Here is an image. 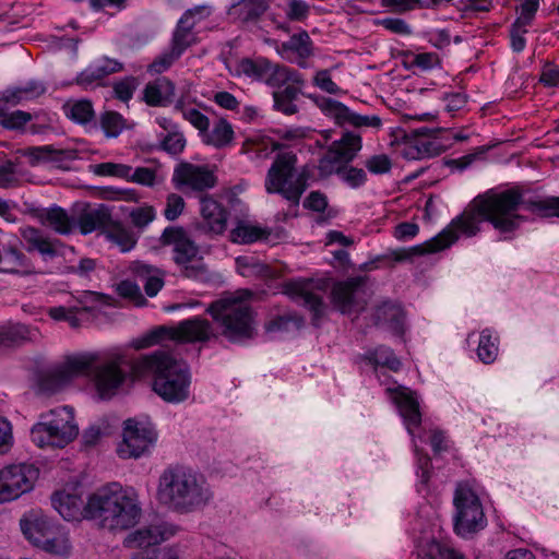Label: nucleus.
I'll list each match as a JSON object with an SVG mask.
<instances>
[{"label": "nucleus", "mask_w": 559, "mask_h": 559, "mask_svg": "<svg viewBox=\"0 0 559 559\" xmlns=\"http://www.w3.org/2000/svg\"><path fill=\"white\" fill-rule=\"evenodd\" d=\"M332 301L342 313L360 312L367 305L366 280L362 276L337 282L332 288Z\"/></svg>", "instance_id": "15"}, {"label": "nucleus", "mask_w": 559, "mask_h": 559, "mask_svg": "<svg viewBox=\"0 0 559 559\" xmlns=\"http://www.w3.org/2000/svg\"><path fill=\"white\" fill-rule=\"evenodd\" d=\"M413 136H424L428 140H468L469 134L453 130H441L421 127L413 130Z\"/></svg>", "instance_id": "48"}, {"label": "nucleus", "mask_w": 559, "mask_h": 559, "mask_svg": "<svg viewBox=\"0 0 559 559\" xmlns=\"http://www.w3.org/2000/svg\"><path fill=\"white\" fill-rule=\"evenodd\" d=\"M79 435L74 411L62 406L44 413L31 429L32 441L41 449L64 448Z\"/></svg>", "instance_id": "7"}, {"label": "nucleus", "mask_w": 559, "mask_h": 559, "mask_svg": "<svg viewBox=\"0 0 559 559\" xmlns=\"http://www.w3.org/2000/svg\"><path fill=\"white\" fill-rule=\"evenodd\" d=\"M271 62L265 58H243L236 66L238 75H246L258 81H265L267 72H270Z\"/></svg>", "instance_id": "38"}, {"label": "nucleus", "mask_w": 559, "mask_h": 559, "mask_svg": "<svg viewBox=\"0 0 559 559\" xmlns=\"http://www.w3.org/2000/svg\"><path fill=\"white\" fill-rule=\"evenodd\" d=\"M231 343H243L255 335L253 311L242 299L226 297L212 302L206 310Z\"/></svg>", "instance_id": "6"}, {"label": "nucleus", "mask_w": 559, "mask_h": 559, "mask_svg": "<svg viewBox=\"0 0 559 559\" xmlns=\"http://www.w3.org/2000/svg\"><path fill=\"white\" fill-rule=\"evenodd\" d=\"M24 156L31 166L49 164L57 168L67 169L69 163L78 157V152L72 148H57L53 145L33 146L24 151Z\"/></svg>", "instance_id": "22"}, {"label": "nucleus", "mask_w": 559, "mask_h": 559, "mask_svg": "<svg viewBox=\"0 0 559 559\" xmlns=\"http://www.w3.org/2000/svg\"><path fill=\"white\" fill-rule=\"evenodd\" d=\"M498 355V346L492 340V333L490 330L485 329L481 331L479 336V343L477 348V356L484 364H491L496 360Z\"/></svg>", "instance_id": "46"}, {"label": "nucleus", "mask_w": 559, "mask_h": 559, "mask_svg": "<svg viewBox=\"0 0 559 559\" xmlns=\"http://www.w3.org/2000/svg\"><path fill=\"white\" fill-rule=\"evenodd\" d=\"M105 233L108 240L117 245L122 252L130 251L136 243V238L133 231L119 223L111 221Z\"/></svg>", "instance_id": "40"}, {"label": "nucleus", "mask_w": 559, "mask_h": 559, "mask_svg": "<svg viewBox=\"0 0 559 559\" xmlns=\"http://www.w3.org/2000/svg\"><path fill=\"white\" fill-rule=\"evenodd\" d=\"M200 212L206 222L209 229L215 234H222L226 229L228 213L225 207L211 195L200 199Z\"/></svg>", "instance_id": "31"}, {"label": "nucleus", "mask_w": 559, "mask_h": 559, "mask_svg": "<svg viewBox=\"0 0 559 559\" xmlns=\"http://www.w3.org/2000/svg\"><path fill=\"white\" fill-rule=\"evenodd\" d=\"M373 319L377 325H384L395 334L403 333L404 312L397 304L384 301L374 309Z\"/></svg>", "instance_id": "33"}, {"label": "nucleus", "mask_w": 559, "mask_h": 559, "mask_svg": "<svg viewBox=\"0 0 559 559\" xmlns=\"http://www.w3.org/2000/svg\"><path fill=\"white\" fill-rule=\"evenodd\" d=\"M39 471L32 464H13L0 469V503L31 491Z\"/></svg>", "instance_id": "12"}, {"label": "nucleus", "mask_w": 559, "mask_h": 559, "mask_svg": "<svg viewBox=\"0 0 559 559\" xmlns=\"http://www.w3.org/2000/svg\"><path fill=\"white\" fill-rule=\"evenodd\" d=\"M156 431L150 421L129 418L124 421L123 440L117 452L121 459H138L155 443Z\"/></svg>", "instance_id": "13"}, {"label": "nucleus", "mask_w": 559, "mask_h": 559, "mask_svg": "<svg viewBox=\"0 0 559 559\" xmlns=\"http://www.w3.org/2000/svg\"><path fill=\"white\" fill-rule=\"evenodd\" d=\"M272 146L271 148L267 147L266 142H243L241 152L243 153H250L254 152L257 158H267L269 155L276 151L281 150L282 145H280V142H271Z\"/></svg>", "instance_id": "60"}, {"label": "nucleus", "mask_w": 559, "mask_h": 559, "mask_svg": "<svg viewBox=\"0 0 559 559\" xmlns=\"http://www.w3.org/2000/svg\"><path fill=\"white\" fill-rule=\"evenodd\" d=\"M100 124L108 138H117L123 130L131 129L132 123L128 122L120 114L107 111L100 117Z\"/></svg>", "instance_id": "43"}, {"label": "nucleus", "mask_w": 559, "mask_h": 559, "mask_svg": "<svg viewBox=\"0 0 559 559\" xmlns=\"http://www.w3.org/2000/svg\"><path fill=\"white\" fill-rule=\"evenodd\" d=\"M78 355L68 357L63 362L41 371L38 376V392L49 396L60 392L71 380L81 376L80 368L75 367Z\"/></svg>", "instance_id": "16"}, {"label": "nucleus", "mask_w": 559, "mask_h": 559, "mask_svg": "<svg viewBox=\"0 0 559 559\" xmlns=\"http://www.w3.org/2000/svg\"><path fill=\"white\" fill-rule=\"evenodd\" d=\"M212 336H215V332L211 322L201 317H193L180 321L176 326H156L143 337L135 340L133 346L135 349H142L162 344L165 341H171L177 344L203 343Z\"/></svg>", "instance_id": "9"}, {"label": "nucleus", "mask_w": 559, "mask_h": 559, "mask_svg": "<svg viewBox=\"0 0 559 559\" xmlns=\"http://www.w3.org/2000/svg\"><path fill=\"white\" fill-rule=\"evenodd\" d=\"M179 527L173 523L158 522L135 531L124 539L130 548H148L175 536Z\"/></svg>", "instance_id": "20"}, {"label": "nucleus", "mask_w": 559, "mask_h": 559, "mask_svg": "<svg viewBox=\"0 0 559 559\" xmlns=\"http://www.w3.org/2000/svg\"><path fill=\"white\" fill-rule=\"evenodd\" d=\"M361 359L373 366L376 371L379 366L385 367L391 371H399L402 366L401 360L395 356L394 352L390 347L383 345L374 349L367 350L361 356Z\"/></svg>", "instance_id": "37"}, {"label": "nucleus", "mask_w": 559, "mask_h": 559, "mask_svg": "<svg viewBox=\"0 0 559 559\" xmlns=\"http://www.w3.org/2000/svg\"><path fill=\"white\" fill-rule=\"evenodd\" d=\"M523 206L544 217H559V197H547L542 200H524L518 189H508L500 193L479 197L461 215L433 238L423 245L408 249L395 250L392 257L396 262L413 261L415 257L438 252L449 248L457 239V231L471 237L479 230L483 221L489 222L500 233H512L518 229L524 217L518 214Z\"/></svg>", "instance_id": "1"}, {"label": "nucleus", "mask_w": 559, "mask_h": 559, "mask_svg": "<svg viewBox=\"0 0 559 559\" xmlns=\"http://www.w3.org/2000/svg\"><path fill=\"white\" fill-rule=\"evenodd\" d=\"M34 216L41 225L50 227L59 235H70L75 228V218L58 205L48 209H37L34 211Z\"/></svg>", "instance_id": "25"}, {"label": "nucleus", "mask_w": 559, "mask_h": 559, "mask_svg": "<svg viewBox=\"0 0 559 559\" xmlns=\"http://www.w3.org/2000/svg\"><path fill=\"white\" fill-rule=\"evenodd\" d=\"M33 120L34 122L29 124L31 133L34 135H48V131L52 129L55 116H50L48 114L32 115L23 110H15L9 112L2 120H0V124L9 130H20Z\"/></svg>", "instance_id": "23"}, {"label": "nucleus", "mask_w": 559, "mask_h": 559, "mask_svg": "<svg viewBox=\"0 0 559 559\" xmlns=\"http://www.w3.org/2000/svg\"><path fill=\"white\" fill-rule=\"evenodd\" d=\"M157 495L169 509L187 514L204 507L211 491L204 476L185 465H170L159 476Z\"/></svg>", "instance_id": "5"}, {"label": "nucleus", "mask_w": 559, "mask_h": 559, "mask_svg": "<svg viewBox=\"0 0 559 559\" xmlns=\"http://www.w3.org/2000/svg\"><path fill=\"white\" fill-rule=\"evenodd\" d=\"M317 107L326 117L332 118L341 127L350 126L360 128H379L381 119L378 116H362L352 111L347 106L330 97L308 95Z\"/></svg>", "instance_id": "14"}, {"label": "nucleus", "mask_w": 559, "mask_h": 559, "mask_svg": "<svg viewBox=\"0 0 559 559\" xmlns=\"http://www.w3.org/2000/svg\"><path fill=\"white\" fill-rule=\"evenodd\" d=\"M377 25H380L389 32L397 35H409L412 34L411 26L400 17H383L376 21Z\"/></svg>", "instance_id": "61"}, {"label": "nucleus", "mask_w": 559, "mask_h": 559, "mask_svg": "<svg viewBox=\"0 0 559 559\" xmlns=\"http://www.w3.org/2000/svg\"><path fill=\"white\" fill-rule=\"evenodd\" d=\"M496 148V144L480 145L473 150V152L460 157L452 159L449 165L455 166L460 170L469 167L473 163L486 159V154Z\"/></svg>", "instance_id": "49"}, {"label": "nucleus", "mask_w": 559, "mask_h": 559, "mask_svg": "<svg viewBox=\"0 0 559 559\" xmlns=\"http://www.w3.org/2000/svg\"><path fill=\"white\" fill-rule=\"evenodd\" d=\"M134 226L143 228L155 218V211L152 206H144L133 210L130 213Z\"/></svg>", "instance_id": "64"}, {"label": "nucleus", "mask_w": 559, "mask_h": 559, "mask_svg": "<svg viewBox=\"0 0 559 559\" xmlns=\"http://www.w3.org/2000/svg\"><path fill=\"white\" fill-rule=\"evenodd\" d=\"M31 338V330L27 325L15 323L0 326V344L16 345Z\"/></svg>", "instance_id": "44"}, {"label": "nucleus", "mask_w": 559, "mask_h": 559, "mask_svg": "<svg viewBox=\"0 0 559 559\" xmlns=\"http://www.w3.org/2000/svg\"><path fill=\"white\" fill-rule=\"evenodd\" d=\"M20 234L26 242L28 252L38 251L43 257L48 258H55L59 254L58 247H61V241L44 236L40 229L26 226L20 228Z\"/></svg>", "instance_id": "28"}, {"label": "nucleus", "mask_w": 559, "mask_h": 559, "mask_svg": "<svg viewBox=\"0 0 559 559\" xmlns=\"http://www.w3.org/2000/svg\"><path fill=\"white\" fill-rule=\"evenodd\" d=\"M176 109H179L182 117L198 129L201 134H204L209 130L210 120L200 110L193 107H180L178 105L176 106Z\"/></svg>", "instance_id": "50"}, {"label": "nucleus", "mask_w": 559, "mask_h": 559, "mask_svg": "<svg viewBox=\"0 0 559 559\" xmlns=\"http://www.w3.org/2000/svg\"><path fill=\"white\" fill-rule=\"evenodd\" d=\"M454 531L462 537H468L483 528L487 521L477 495L466 485H459L454 493Z\"/></svg>", "instance_id": "11"}, {"label": "nucleus", "mask_w": 559, "mask_h": 559, "mask_svg": "<svg viewBox=\"0 0 559 559\" xmlns=\"http://www.w3.org/2000/svg\"><path fill=\"white\" fill-rule=\"evenodd\" d=\"M269 86L280 88L288 83L305 85V79L301 73L286 66L272 63L264 81Z\"/></svg>", "instance_id": "36"}, {"label": "nucleus", "mask_w": 559, "mask_h": 559, "mask_svg": "<svg viewBox=\"0 0 559 559\" xmlns=\"http://www.w3.org/2000/svg\"><path fill=\"white\" fill-rule=\"evenodd\" d=\"M111 221V214L105 205L94 209L85 206L75 218V226H79L81 234L87 235L97 229L107 230Z\"/></svg>", "instance_id": "30"}, {"label": "nucleus", "mask_w": 559, "mask_h": 559, "mask_svg": "<svg viewBox=\"0 0 559 559\" xmlns=\"http://www.w3.org/2000/svg\"><path fill=\"white\" fill-rule=\"evenodd\" d=\"M173 181L178 188L188 187L194 191H204L216 186L217 177L205 166L182 163L176 167Z\"/></svg>", "instance_id": "19"}, {"label": "nucleus", "mask_w": 559, "mask_h": 559, "mask_svg": "<svg viewBox=\"0 0 559 559\" xmlns=\"http://www.w3.org/2000/svg\"><path fill=\"white\" fill-rule=\"evenodd\" d=\"M180 57L181 55L170 47L168 51L158 56L154 62L150 64V71L154 73H163Z\"/></svg>", "instance_id": "59"}, {"label": "nucleus", "mask_w": 559, "mask_h": 559, "mask_svg": "<svg viewBox=\"0 0 559 559\" xmlns=\"http://www.w3.org/2000/svg\"><path fill=\"white\" fill-rule=\"evenodd\" d=\"M302 324V320L296 317L290 316H280L275 319L271 320L266 325V332L276 333V332H288L292 326L296 330L300 329Z\"/></svg>", "instance_id": "51"}, {"label": "nucleus", "mask_w": 559, "mask_h": 559, "mask_svg": "<svg viewBox=\"0 0 559 559\" xmlns=\"http://www.w3.org/2000/svg\"><path fill=\"white\" fill-rule=\"evenodd\" d=\"M20 234L26 242L28 252L38 251L43 257L48 258H55L59 254L58 247H61V241L44 236L40 229L26 226L20 228Z\"/></svg>", "instance_id": "27"}, {"label": "nucleus", "mask_w": 559, "mask_h": 559, "mask_svg": "<svg viewBox=\"0 0 559 559\" xmlns=\"http://www.w3.org/2000/svg\"><path fill=\"white\" fill-rule=\"evenodd\" d=\"M136 277L144 282V290L147 296L154 297L164 286V272L152 265L136 262L132 267Z\"/></svg>", "instance_id": "35"}, {"label": "nucleus", "mask_w": 559, "mask_h": 559, "mask_svg": "<svg viewBox=\"0 0 559 559\" xmlns=\"http://www.w3.org/2000/svg\"><path fill=\"white\" fill-rule=\"evenodd\" d=\"M117 289L120 296L129 298L136 306H144L147 302L141 293L140 286L131 281H122Z\"/></svg>", "instance_id": "57"}, {"label": "nucleus", "mask_w": 559, "mask_h": 559, "mask_svg": "<svg viewBox=\"0 0 559 559\" xmlns=\"http://www.w3.org/2000/svg\"><path fill=\"white\" fill-rule=\"evenodd\" d=\"M392 160L386 154L372 155L365 162V167L372 175H385L392 169Z\"/></svg>", "instance_id": "52"}, {"label": "nucleus", "mask_w": 559, "mask_h": 559, "mask_svg": "<svg viewBox=\"0 0 559 559\" xmlns=\"http://www.w3.org/2000/svg\"><path fill=\"white\" fill-rule=\"evenodd\" d=\"M138 362L139 356L133 357L126 349L112 347L79 354L74 366L80 368L81 376L91 379L102 400H110L128 380L141 378L135 368Z\"/></svg>", "instance_id": "3"}, {"label": "nucleus", "mask_w": 559, "mask_h": 559, "mask_svg": "<svg viewBox=\"0 0 559 559\" xmlns=\"http://www.w3.org/2000/svg\"><path fill=\"white\" fill-rule=\"evenodd\" d=\"M397 144L400 154L407 160H419L440 155L449 148L440 142H392Z\"/></svg>", "instance_id": "32"}, {"label": "nucleus", "mask_w": 559, "mask_h": 559, "mask_svg": "<svg viewBox=\"0 0 559 559\" xmlns=\"http://www.w3.org/2000/svg\"><path fill=\"white\" fill-rule=\"evenodd\" d=\"M424 559H463L462 555L440 543H433Z\"/></svg>", "instance_id": "62"}, {"label": "nucleus", "mask_w": 559, "mask_h": 559, "mask_svg": "<svg viewBox=\"0 0 559 559\" xmlns=\"http://www.w3.org/2000/svg\"><path fill=\"white\" fill-rule=\"evenodd\" d=\"M9 90V95L13 99V105H17L24 100L37 98L46 92L45 85L39 81H29L22 86Z\"/></svg>", "instance_id": "45"}, {"label": "nucleus", "mask_w": 559, "mask_h": 559, "mask_svg": "<svg viewBox=\"0 0 559 559\" xmlns=\"http://www.w3.org/2000/svg\"><path fill=\"white\" fill-rule=\"evenodd\" d=\"M186 202L183 198L177 193H170L166 199L164 216L167 221H176L183 212Z\"/></svg>", "instance_id": "56"}, {"label": "nucleus", "mask_w": 559, "mask_h": 559, "mask_svg": "<svg viewBox=\"0 0 559 559\" xmlns=\"http://www.w3.org/2000/svg\"><path fill=\"white\" fill-rule=\"evenodd\" d=\"M313 84L319 87L321 91L340 95L344 94V91L332 80L330 70H320L318 71L312 80Z\"/></svg>", "instance_id": "54"}, {"label": "nucleus", "mask_w": 559, "mask_h": 559, "mask_svg": "<svg viewBox=\"0 0 559 559\" xmlns=\"http://www.w3.org/2000/svg\"><path fill=\"white\" fill-rule=\"evenodd\" d=\"M269 231L258 226H252L246 223H239L230 233V240L237 243H251L257 240L266 238Z\"/></svg>", "instance_id": "42"}, {"label": "nucleus", "mask_w": 559, "mask_h": 559, "mask_svg": "<svg viewBox=\"0 0 559 559\" xmlns=\"http://www.w3.org/2000/svg\"><path fill=\"white\" fill-rule=\"evenodd\" d=\"M298 294L302 298L304 305L313 312L316 319L322 316L324 304L321 296L309 292L304 285L298 287Z\"/></svg>", "instance_id": "55"}, {"label": "nucleus", "mask_w": 559, "mask_h": 559, "mask_svg": "<svg viewBox=\"0 0 559 559\" xmlns=\"http://www.w3.org/2000/svg\"><path fill=\"white\" fill-rule=\"evenodd\" d=\"M159 241L163 246H173V260L176 265L188 263L199 255L200 248L181 226L164 229Z\"/></svg>", "instance_id": "18"}, {"label": "nucleus", "mask_w": 559, "mask_h": 559, "mask_svg": "<svg viewBox=\"0 0 559 559\" xmlns=\"http://www.w3.org/2000/svg\"><path fill=\"white\" fill-rule=\"evenodd\" d=\"M40 549L52 555H68L70 544L67 533L60 527L56 526L51 533H48Z\"/></svg>", "instance_id": "41"}, {"label": "nucleus", "mask_w": 559, "mask_h": 559, "mask_svg": "<svg viewBox=\"0 0 559 559\" xmlns=\"http://www.w3.org/2000/svg\"><path fill=\"white\" fill-rule=\"evenodd\" d=\"M21 530L34 546L40 548L46 536L57 526L52 521L40 512H31L20 521Z\"/></svg>", "instance_id": "24"}, {"label": "nucleus", "mask_w": 559, "mask_h": 559, "mask_svg": "<svg viewBox=\"0 0 559 559\" xmlns=\"http://www.w3.org/2000/svg\"><path fill=\"white\" fill-rule=\"evenodd\" d=\"M210 14L211 8L207 5H198L187 10L176 25L170 47L182 55L197 39L193 33L195 24Z\"/></svg>", "instance_id": "17"}, {"label": "nucleus", "mask_w": 559, "mask_h": 559, "mask_svg": "<svg viewBox=\"0 0 559 559\" xmlns=\"http://www.w3.org/2000/svg\"><path fill=\"white\" fill-rule=\"evenodd\" d=\"M175 95V85L163 76L148 83L144 88V100L150 106H165L171 103Z\"/></svg>", "instance_id": "34"}, {"label": "nucleus", "mask_w": 559, "mask_h": 559, "mask_svg": "<svg viewBox=\"0 0 559 559\" xmlns=\"http://www.w3.org/2000/svg\"><path fill=\"white\" fill-rule=\"evenodd\" d=\"M385 391L397 406L408 432L413 433V429L421 423L419 402L415 393L403 385L388 386Z\"/></svg>", "instance_id": "21"}, {"label": "nucleus", "mask_w": 559, "mask_h": 559, "mask_svg": "<svg viewBox=\"0 0 559 559\" xmlns=\"http://www.w3.org/2000/svg\"><path fill=\"white\" fill-rule=\"evenodd\" d=\"M51 502L67 521H78L82 518L96 520L100 527L109 531L128 530L134 526L141 516V508L135 497L123 490L118 483L97 489L86 502L78 488L57 491Z\"/></svg>", "instance_id": "2"}, {"label": "nucleus", "mask_w": 559, "mask_h": 559, "mask_svg": "<svg viewBox=\"0 0 559 559\" xmlns=\"http://www.w3.org/2000/svg\"><path fill=\"white\" fill-rule=\"evenodd\" d=\"M539 8V0H523L520 5V13L516 19L515 25L525 27L531 24L537 10Z\"/></svg>", "instance_id": "58"}, {"label": "nucleus", "mask_w": 559, "mask_h": 559, "mask_svg": "<svg viewBox=\"0 0 559 559\" xmlns=\"http://www.w3.org/2000/svg\"><path fill=\"white\" fill-rule=\"evenodd\" d=\"M64 115L81 124L93 120L95 112L88 99L68 100L62 106Z\"/></svg>", "instance_id": "39"}, {"label": "nucleus", "mask_w": 559, "mask_h": 559, "mask_svg": "<svg viewBox=\"0 0 559 559\" xmlns=\"http://www.w3.org/2000/svg\"><path fill=\"white\" fill-rule=\"evenodd\" d=\"M361 150V142H332L324 155L319 160V170L322 175L337 174L350 188H359L367 181L364 169L345 168Z\"/></svg>", "instance_id": "10"}, {"label": "nucleus", "mask_w": 559, "mask_h": 559, "mask_svg": "<svg viewBox=\"0 0 559 559\" xmlns=\"http://www.w3.org/2000/svg\"><path fill=\"white\" fill-rule=\"evenodd\" d=\"M128 180L142 186L153 187L156 180V171L147 167L132 168L131 176Z\"/></svg>", "instance_id": "63"}, {"label": "nucleus", "mask_w": 559, "mask_h": 559, "mask_svg": "<svg viewBox=\"0 0 559 559\" xmlns=\"http://www.w3.org/2000/svg\"><path fill=\"white\" fill-rule=\"evenodd\" d=\"M2 261L0 273L14 274L19 276H28L35 274V267L32 261L14 246H7L1 251Z\"/></svg>", "instance_id": "29"}, {"label": "nucleus", "mask_w": 559, "mask_h": 559, "mask_svg": "<svg viewBox=\"0 0 559 559\" xmlns=\"http://www.w3.org/2000/svg\"><path fill=\"white\" fill-rule=\"evenodd\" d=\"M138 377L152 376L153 391L165 402L179 404L190 396L191 373L188 365L175 358L166 346L140 355L135 365Z\"/></svg>", "instance_id": "4"}, {"label": "nucleus", "mask_w": 559, "mask_h": 559, "mask_svg": "<svg viewBox=\"0 0 559 559\" xmlns=\"http://www.w3.org/2000/svg\"><path fill=\"white\" fill-rule=\"evenodd\" d=\"M179 273L182 277L193 281H207L210 278L209 269L202 258L191 259L188 263L178 264Z\"/></svg>", "instance_id": "47"}, {"label": "nucleus", "mask_w": 559, "mask_h": 559, "mask_svg": "<svg viewBox=\"0 0 559 559\" xmlns=\"http://www.w3.org/2000/svg\"><path fill=\"white\" fill-rule=\"evenodd\" d=\"M312 41L307 32L293 35L278 48V53L286 60L305 67V60L312 53Z\"/></svg>", "instance_id": "26"}, {"label": "nucleus", "mask_w": 559, "mask_h": 559, "mask_svg": "<svg viewBox=\"0 0 559 559\" xmlns=\"http://www.w3.org/2000/svg\"><path fill=\"white\" fill-rule=\"evenodd\" d=\"M297 157L292 152H281L270 167L265 178L267 193H278L297 207L307 189L308 174L301 171L295 176Z\"/></svg>", "instance_id": "8"}, {"label": "nucleus", "mask_w": 559, "mask_h": 559, "mask_svg": "<svg viewBox=\"0 0 559 559\" xmlns=\"http://www.w3.org/2000/svg\"><path fill=\"white\" fill-rule=\"evenodd\" d=\"M95 174L102 176H115L119 178H128L131 176L132 167L124 164L100 163L95 165Z\"/></svg>", "instance_id": "53"}]
</instances>
